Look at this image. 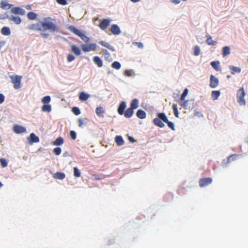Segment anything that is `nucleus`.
I'll return each instance as SVG.
<instances>
[{
  "label": "nucleus",
  "instance_id": "nucleus-11",
  "mask_svg": "<svg viewBox=\"0 0 248 248\" xmlns=\"http://www.w3.org/2000/svg\"><path fill=\"white\" fill-rule=\"evenodd\" d=\"M11 12L13 14L16 15H20L21 16H23L25 14V11L19 7H16L13 8L12 9H11Z\"/></svg>",
  "mask_w": 248,
  "mask_h": 248
},
{
  "label": "nucleus",
  "instance_id": "nucleus-30",
  "mask_svg": "<svg viewBox=\"0 0 248 248\" xmlns=\"http://www.w3.org/2000/svg\"><path fill=\"white\" fill-rule=\"evenodd\" d=\"M37 16V14L36 13L33 12H30L27 14V17L29 20H33L36 19Z\"/></svg>",
  "mask_w": 248,
  "mask_h": 248
},
{
  "label": "nucleus",
  "instance_id": "nucleus-58",
  "mask_svg": "<svg viewBox=\"0 0 248 248\" xmlns=\"http://www.w3.org/2000/svg\"><path fill=\"white\" fill-rule=\"evenodd\" d=\"M25 8L27 10H30L31 9V5H27L25 6Z\"/></svg>",
  "mask_w": 248,
  "mask_h": 248
},
{
  "label": "nucleus",
  "instance_id": "nucleus-2",
  "mask_svg": "<svg viewBox=\"0 0 248 248\" xmlns=\"http://www.w3.org/2000/svg\"><path fill=\"white\" fill-rule=\"evenodd\" d=\"M126 107V103L124 101L122 102L118 108V112L120 115H124L125 117L129 118L132 116L134 113V109L130 107L124 111Z\"/></svg>",
  "mask_w": 248,
  "mask_h": 248
},
{
  "label": "nucleus",
  "instance_id": "nucleus-36",
  "mask_svg": "<svg viewBox=\"0 0 248 248\" xmlns=\"http://www.w3.org/2000/svg\"><path fill=\"white\" fill-rule=\"evenodd\" d=\"M230 53V48L229 46H225L223 48L222 55L225 57Z\"/></svg>",
  "mask_w": 248,
  "mask_h": 248
},
{
  "label": "nucleus",
  "instance_id": "nucleus-8",
  "mask_svg": "<svg viewBox=\"0 0 248 248\" xmlns=\"http://www.w3.org/2000/svg\"><path fill=\"white\" fill-rule=\"evenodd\" d=\"M212 182V179L210 177L202 178L199 180V186L201 187H204L211 184Z\"/></svg>",
  "mask_w": 248,
  "mask_h": 248
},
{
  "label": "nucleus",
  "instance_id": "nucleus-52",
  "mask_svg": "<svg viewBox=\"0 0 248 248\" xmlns=\"http://www.w3.org/2000/svg\"><path fill=\"white\" fill-rule=\"evenodd\" d=\"M75 59V57L73 55L68 54L67 55V61L68 62H71L74 61Z\"/></svg>",
  "mask_w": 248,
  "mask_h": 248
},
{
  "label": "nucleus",
  "instance_id": "nucleus-31",
  "mask_svg": "<svg viewBox=\"0 0 248 248\" xmlns=\"http://www.w3.org/2000/svg\"><path fill=\"white\" fill-rule=\"evenodd\" d=\"M1 33L4 35H9L11 33L10 30L8 27H4L1 29Z\"/></svg>",
  "mask_w": 248,
  "mask_h": 248
},
{
  "label": "nucleus",
  "instance_id": "nucleus-21",
  "mask_svg": "<svg viewBox=\"0 0 248 248\" xmlns=\"http://www.w3.org/2000/svg\"><path fill=\"white\" fill-rule=\"evenodd\" d=\"M206 43L210 46H214L216 45L217 43V41H214L212 40V37L210 35H206Z\"/></svg>",
  "mask_w": 248,
  "mask_h": 248
},
{
  "label": "nucleus",
  "instance_id": "nucleus-25",
  "mask_svg": "<svg viewBox=\"0 0 248 248\" xmlns=\"http://www.w3.org/2000/svg\"><path fill=\"white\" fill-rule=\"evenodd\" d=\"M229 68L231 70L232 74L234 75L235 73H239L241 71L240 68L238 67H235L234 66L231 65L229 66Z\"/></svg>",
  "mask_w": 248,
  "mask_h": 248
},
{
  "label": "nucleus",
  "instance_id": "nucleus-7",
  "mask_svg": "<svg viewBox=\"0 0 248 248\" xmlns=\"http://www.w3.org/2000/svg\"><path fill=\"white\" fill-rule=\"evenodd\" d=\"M157 116L159 117L163 122L167 124L168 126L172 130H174L175 127L174 124L168 120L167 117L164 113H159L157 114Z\"/></svg>",
  "mask_w": 248,
  "mask_h": 248
},
{
  "label": "nucleus",
  "instance_id": "nucleus-18",
  "mask_svg": "<svg viewBox=\"0 0 248 248\" xmlns=\"http://www.w3.org/2000/svg\"><path fill=\"white\" fill-rule=\"evenodd\" d=\"M71 51L77 56H79L81 54V51L79 48L76 45H72L71 46Z\"/></svg>",
  "mask_w": 248,
  "mask_h": 248
},
{
  "label": "nucleus",
  "instance_id": "nucleus-19",
  "mask_svg": "<svg viewBox=\"0 0 248 248\" xmlns=\"http://www.w3.org/2000/svg\"><path fill=\"white\" fill-rule=\"evenodd\" d=\"M78 126L80 127H83V126L86 125L88 122H89V120L87 118H79L78 120Z\"/></svg>",
  "mask_w": 248,
  "mask_h": 248
},
{
  "label": "nucleus",
  "instance_id": "nucleus-16",
  "mask_svg": "<svg viewBox=\"0 0 248 248\" xmlns=\"http://www.w3.org/2000/svg\"><path fill=\"white\" fill-rule=\"evenodd\" d=\"M161 120H162L157 116V118H155L153 120V123L155 125L160 128H162L164 127L165 125Z\"/></svg>",
  "mask_w": 248,
  "mask_h": 248
},
{
  "label": "nucleus",
  "instance_id": "nucleus-48",
  "mask_svg": "<svg viewBox=\"0 0 248 248\" xmlns=\"http://www.w3.org/2000/svg\"><path fill=\"white\" fill-rule=\"evenodd\" d=\"M0 163L1 164V167L3 168L6 167L8 165V163H7V162L6 161V160L3 158L0 159Z\"/></svg>",
  "mask_w": 248,
  "mask_h": 248
},
{
  "label": "nucleus",
  "instance_id": "nucleus-33",
  "mask_svg": "<svg viewBox=\"0 0 248 248\" xmlns=\"http://www.w3.org/2000/svg\"><path fill=\"white\" fill-rule=\"evenodd\" d=\"M63 143V139L62 138L60 137L56 139L53 142V144L57 146L61 145Z\"/></svg>",
  "mask_w": 248,
  "mask_h": 248
},
{
  "label": "nucleus",
  "instance_id": "nucleus-10",
  "mask_svg": "<svg viewBox=\"0 0 248 248\" xmlns=\"http://www.w3.org/2000/svg\"><path fill=\"white\" fill-rule=\"evenodd\" d=\"M218 79L213 75H211L210 78V86L212 88L217 87L218 85Z\"/></svg>",
  "mask_w": 248,
  "mask_h": 248
},
{
  "label": "nucleus",
  "instance_id": "nucleus-32",
  "mask_svg": "<svg viewBox=\"0 0 248 248\" xmlns=\"http://www.w3.org/2000/svg\"><path fill=\"white\" fill-rule=\"evenodd\" d=\"M41 110L44 112H50L51 110V107L50 105L45 104L42 106Z\"/></svg>",
  "mask_w": 248,
  "mask_h": 248
},
{
  "label": "nucleus",
  "instance_id": "nucleus-14",
  "mask_svg": "<svg viewBox=\"0 0 248 248\" xmlns=\"http://www.w3.org/2000/svg\"><path fill=\"white\" fill-rule=\"evenodd\" d=\"M13 131L16 134H21L26 131L25 127L19 125H16L13 127Z\"/></svg>",
  "mask_w": 248,
  "mask_h": 248
},
{
  "label": "nucleus",
  "instance_id": "nucleus-46",
  "mask_svg": "<svg viewBox=\"0 0 248 248\" xmlns=\"http://www.w3.org/2000/svg\"><path fill=\"white\" fill-rule=\"evenodd\" d=\"M72 111L76 115H78L80 113V109L78 107H73L72 108Z\"/></svg>",
  "mask_w": 248,
  "mask_h": 248
},
{
  "label": "nucleus",
  "instance_id": "nucleus-1",
  "mask_svg": "<svg viewBox=\"0 0 248 248\" xmlns=\"http://www.w3.org/2000/svg\"><path fill=\"white\" fill-rule=\"evenodd\" d=\"M41 28V36L44 38H47L49 37V34L44 32L45 31L54 33L58 31V27L57 25L56 20L55 18L49 16L43 18L42 21H39Z\"/></svg>",
  "mask_w": 248,
  "mask_h": 248
},
{
  "label": "nucleus",
  "instance_id": "nucleus-4",
  "mask_svg": "<svg viewBox=\"0 0 248 248\" xmlns=\"http://www.w3.org/2000/svg\"><path fill=\"white\" fill-rule=\"evenodd\" d=\"M11 82L14 85V88L17 90L21 88L22 76L18 75H12L10 76Z\"/></svg>",
  "mask_w": 248,
  "mask_h": 248
},
{
  "label": "nucleus",
  "instance_id": "nucleus-6",
  "mask_svg": "<svg viewBox=\"0 0 248 248\" xmlns=\"http://www.w3.org/2000/svg\"><path fill=\"white\" fill-rule=\"evenodd\" d=\"M82 50L84 52H87L96 50L97 46L95 43L90 44H82L81 46Z\"/></svg>",
  "mask_w": 248,
  "mask_h": 248
},
{
  "label": "nucleus",
  "instance_id": "nucleus-3",
  "mask_svg": "<svg viewBox=\"0 0 248 248\" xmlns=\"http://www.w3.org/2000/svg\"><path fill=\"white\" fill-rule=\"evenodd\" d=\"M68 29L71 32L80 37L85 43H87L90 41V39L89 37L86 36L85 31L77 29L75 27L72 25L69 26L68 27Z\"/></svg>",
  "mask_w": 248,
  "mask_h": 248
},
{
  "label": "nucleus",
  "instance_id": "nucleus-45",
  "mask_svg": "<svg viewBox=\"0 0 248 248\" xmlns=\"http://www.w3.org/2000/svg\"><path fill=\"white\" fill-rule=\"evenodd\" d=\"M194 53L195 56H198L200 53V49L199 46H195L194 47Z\"/></svg>",
  "mask_w": 248,
  "mask_h": 248
},
{
  "label": "nucleus",
  "instance_id": "nucleus-54",
  "mask_svg": "<svg viewBox=\"0 0 248 248\" xmlns=\"http://www.w3.org/2000/svg\"><path fill=\"white\" fill-rule=\"evenodd\" d=\"M135 44L140 48H142L143 47V45L141 42H136Z\"/></svg>",
  "mask_w": 248,
  "mask_h": 248
},
{
  "label": "nucleus",
  "instance_id": "nucleus-12",
  "mask_svg": "<svg viewBox=\"0 0 248 248\" xmlns=\"http://www.w3.org/2000/svg\"><path fill=\"white\" fill-rule=\"evenodd\" d=\"M111 20L108 19H103L98 26L102 30H105L109 26Z\"/></svg>",
  "mask_w": 248,
  "mask_h": 248
},
{
  "label": "nucleus",
  "instance_id": "nucleus-41",
  "mask_svg": "<svg viewBox=\"0 0 248 248\" xmlns=\"http://www.w3.org/2000/svg\"><path fill=\"white\" fill-rule=\"evenodd\" d=\"M238 156V155H230L227 159L226 164L229 163L231 161L235 160Z\"/></svg>",
  "mask_w": 248,
  "mask_h": 248
},
{
  "label": "nucleus",
  "instance_id": "nucleus-40",
  "mask_svg": "<svg viewBox=\"0 0 248 248\" xmlns=\"http://www.w3.org/2000/svg\"><path fill=\"white\" fill-rule=\"evenodd\" d=\"M211 66L217 71H218L219 70V62L218 61H214L211 62Z\"/></svg>",
  "mask_w": 248,
  "mask_h": 248
},
{
  "label": "nucleus",
  "instance_id": "nucleus-44",
  "mask_svg": "<svg viewBox=\"0 0 248 248\" xmlns=\"http://www.w3.org/2000/svg\"><path fill=\"white\" fill-rule=\"evenodd\" d=\"M74 175L76 177H79L80 176V170L77 168V167L74 168Z\"/></svg>",
  "mask_w": 248,
  "mask_h": 248
},
{
  "label": "nucleus",
  "instance_id": "nucleus-37",
  "mask_svg": "<svg viewBox=\"0 0 248 248\" xmlns=\"http://www.w3.org/2000/svg\"><path fill=\"white\" fill-rule=\"evenodd\" d=\"M99 44L101 45L102 46L108 48V49L113 50L112 47L107 42H106L105 41H102L99 42Z\"/></svg>",
  "mask_w": 248,
  "mask_h": 248
},
{
  "label": "nucleus",
  "instance_id": "nucleus-47",
  "mask_svg": "<svg viewBox=\"0 0 248 248\" xmlns=\"http://www.w3.org/2000/svg\"><path fill=\"white\" fill-rule=\"evenodd\" d=\"M62 150L60 147H56L53 149V152L56 155H60Z\"/></svg>",
  "mask_w": 248,
  "mask_h": 248
},
{
  "label": "nucleus",
  "instance_id": "nucleus-17",
  "mask_svg": "<svg viewBox=\"0 0 248 248\" xmlns=\"http://www.w3.org/2000/svg\"><path fill=\"white\" fill-rule=\"evenodd\" d=\"M93 61L94 63L98 67H101L103 66V61L98 56H94L93 58Z\"/></svg>",
  "mask_w": 248,
  "mask_h": 248
},
{
  "label": "nucleus",
  "instance_id": "nucleus-61",
  "mask_svg": "<svg viewBox=\"0 0 248 248\" xmlns=\"http://www.w3.org/2000/svg\"><path fill=\"white\" fill-rule=\"evenodd\" d=\"M231 76L230 75H227V78H231Z\"/></svg>",
  "mask_w": 248,
  "mask_h": 248
},
{
  "label": "nucleus",
  "instance_id": "nucleus-51",
  "mask_svg": "<svg viewBox=\"0 0 248 248\" xmlns=\"http://www.w3.org/2000/svg\"><path fill=\"white\" fill-rule=\"evenodd\" d=\"M56 2L60 5H65L67 4L66 0H56Z\"/></svg>",
  "mask_w": 248,
  "mask_h": 248
},
{
  "label": "nucleus",
  "instance_id": "nucleus-59",
  "mask_svg": "<svg viewBox=\"0 0 248 248\" xmlns=\"http://www.w3.org/2000/svg\"><path fill=\"white\" fill-rule=\"evenodd\" d=\"M128 139H129V140L131 142H134L135 141V140H134V139L133 138L131 137H129L128 138Z\"/></svg>",
  "mask_w": 248,
  "mask_h": 248
},
{
  "label": "nucleus",
  "instance_id": "nucleus-55",
  "mask_svg": "<svg viewBox=\"0 0 248 248\" xmlns=\"http://www.w3.org/2000/svg\"><path fill=\"white\" fill-rule=\"evenodd\" d=\"M4 96L2 94L0 93V104L4 102Z\"/></svg>",
  "mask_w": 248,
  "mask_h": 248
},
{
  "label": "nucleus",
  "instance_id": "nucleus-38",
  "mask_svg": "<svg viewBox=\"0 0 248 248\" xmlns=\"http://www.w3.org/2000/svg\"><path fill=\"white\" fill-rule=\"evenodd\" d=\"M111 67L116 69H119L121 67V64L119 62L115 61L112 63Z\"/></svg>",
  "mask_w": 248,
  "mask_h": 248
},
{
  "label": "nucleus",
  "instance_id": "nucleus-39",
  "mask_svg": "<svg viewBox=\"0 0 248 248\" xmlns=\"http://www.w3.org/2000/svg\"><path fill=\"white\" fill-rule=\"evenodd\" d=\"M172 108H173V112H174V116L178 118L179 117V112H178V108H177V105L175 104H173L172 105Z\"/></svg>",
  "mask_w": 248,
  "mask_h": 248
},
{
  "label": "nucleus",
  "instance_id": "nucleus-34",
  "mask_svg": "<svg viewBox=\"0 0 248 248\" xmlns=\"http://www.w3.org/2000/svg\"><path fill=\"white\" fill-rule=\"evenodd\" d=\"M11 4H9L4 1H2L0 3V7L2 9H8L11 7Z\"/></svg>",
  "mask_w": 248,
  "mask_h": 248
},
{
  "label": "nucleus",
  "instance_id": "nucleus-35",
  "mask_svg": "<svg viewBox=\"0 0 248 248\" xmlns=\"http://www.w3.org/2000/svg\"><path fill=\"white\" fill-rule=\"evenodd\" d=\"M220 94L219 91H213L212 92V97L213 100H217Z\"/></svg>",
  "mask_w": 248,
  "mask_h": 248
},
{
  "label": "nucleus",
  "instance_id": "nucleus-42",
  "mask_svg": "<svg viewBox=\"0 0 248 248\" xmlns=\"http://www.w3.org/2000/svg\"><path fill=\"white\" fill-rule=\"evenodd\" d=\"M50 100H51V98H50V96L47 95V96H45L42 99V102L44 104H47L48 103H49L50 102Z\"/></svg>",
  "mask_w": 248,
  "mask_h": 248
},
{
  "label": "nucleus",
  "instance_id": "nucleus-23",
  "mask_svg": "<svg viewBox=\"0 0 248 248\" xmlns=\"http://www.w3.org/2000/svg\"><path fill=\"white\" fill-rule=\"evenodd\" d=\"M136 115L139 118L141 119L145 118L146 116V112L142 109H139L137 112Z\"/></svg>",
  "mask_w": 248,
  "mask_h": 248
},
{
  "label": "nucleus",
  "instance_id": "nucleus-13",
  "mask_svg": "<svg viewBox=\"0 0 248 248\" xmlns=\"http://www.w3.org/2000/svg\"><path fill=\"white\" fill-rule=\"evenodd\" d=\"M27 29L30 31H41V28H40V25L39 24V21L37 22L36 23H33V24L29 25L27 27Z\"/></svg>",
  "mask_w": 248,
  "mask_h": 248
},
{
  "label": "nucleus",
  "instance_id": "nucleus-43",
  "mask_svg": "<svg viewBox=\"0 0 248 248\" xmlns=\"http://www.w3.org/2000/svg\"><path fill=\"white\" fill-rule=\"evenodd\" d=\"M188 92V90L187 89H185L183 93L182 94L179 100H181V101L185 100L186 96L187 95Z\"/></svg>",
  "mask_w": 248,
  "mask_h": 248
},
{
  "label": "nucleus",
  "instance_id": "nucleus-29",
  "mask_svg": "<svg viewBox=\"0 0 248 248\" xmlns=\"http://www.w3.org/2000/svg\"><path fill=\"white\" fill-rule=\"evenodd\" d=\"M139 107V100L137 99H133L130 104V108L133 109L137 108Z\"/></svg>",
  "mask_w": 248,
  "mask_h": 248
},
{
  "label": "nucleus",
  "instance_id": "nucleus-26",
  "mask_svg": "<svg viewBox=\"0 0 248 248\" xmlns=\"http://www.w3.org/2000/svg\"><path fill=\"white\" fill-rule=\"evenodd\" d=\"M65 174L63 172H57L53 175V177L55 179H59V180H62L65 178Z\"/></svg>",
  "mask_w": 248,
  "mask_h": 248
},
{
  "label": "nucleus",
  "instance_id": "nucleus-60",
  "mask_svg": "<svg viewBox=\"0 0 248 248\" xmlns=\"http://www.w3.org/2000/svg\"><path fill=\"white\" fill-rule=\"evenodd\" d=\"M130 0L133 2H137L140 1V0Z\"/></svg>",
  "mask_w": 248,
  "mask_h": 248
},
{
  "label": "nucleus",
  "instance_id": "nucleus-15",
  "mask_svg": "<svg viewBox=\"0 0 248 248\" xmlns=\"http://www.w3.org/2000/svg\"><path fill=\"white\" fill-rule=\"evenodd\" d=\"M111 32L114 35H118L121 33V30L119 27L116 25L113 24L111 26Z\"/></svg>",
  "mask_w": 248,
  "mask_h": 248
},
{
  "label": "nucleus",
  "instance_id": "nucleus-56",
  "mask_svg": "<svg viewBox=\"0 0 248 248\" xmlns=\"http://www.w3.org/2000/svg\"><path fill=\"white\" fill-rule=\"evenodd\" d=\"M103 54L104 55H107L108 56H109L110 54L108 52V51L107 49H103L102 50Z\"/></svg>",
  "mask_w": 248,
  "mask_h": 248
},
{
  "label": "nucleus",
  "instance_id": "nucleus-27",
  "mask_svg": "<svg viewBox=\"0 0 248 248\" xmlns=\"http://www.w3.org/2000/svg\"><path fill=\"white\" fill-rule=\"evenodd\" d=\"M104 110L102 107H98L96 108L95 112L97 115L99 117H103V114L104 113Z\"/></svg>",
  "mask_w": 248,
  "mask_h": 248
},
{
  "label": "nucleus",
  "instance_id": "nucleus-9",
  "mask_svg": "<svg viewBox=\"0 0 248 248\" xmlns=\"http://www.w3.org/2000/svg\"><path fill=\"white\" fill-rule=\"evenodd\" d=\"M193 101L189 100H183L181 101V100H177V102L181 106L185 109H190L191 107L189 106L190 103Z\"/></svg>",
  "mask_w": 248,
  "mask_h": 248
},
{
  "label": "nucleus",
  "instance_id": "nucleus-5",
  "mask_svg": "<svg viewBox=\"0 0 248 248\" xmlns=\"http://www.w3.org/2000/svg\"><path fill=\"white\" fill-rule=\"evenodd\" d=\"M245 92L243 87L240 88L237 92V100L240 105H245L246 101L244 99Z\"/></svg>",
  "mask_w": 248,
  "mask_h": 248
},
{
  "label": "nucleus",
  "instance_id": "nucleus-24",
  "mask_svg": "<svg viewBox=\"0 0 248 248\" xmlns=\"http://www.w3.org/2000/svg\"><path fill=\"white\" fill-rule=\"evenodd\" d=\"M89 97L90 95L84 92H81L79 94V99L81 101L87 100Z\"/></svg>",
  "mask_w": 248,
  "mask_h": 248
},
{
  "label": "nucleus",
  "instance_id": "nucleus-57",
  "mask_svg": "<svg viewBox=\"0 0 248 248\" xmlns=\"http://www.w3.org/2000/svg\"><path fill=\"white\" fill-rule=\"evenodd\" d=\"M171 2L175 4H178L180 2V0H170Z\"/></svg>",
  "mask_w": 248,
  "mask_h": 248
},
{
  "label": "nucleus",
  "instance_id": "nucleus-22",
  "mask_svg": "<svg viewBox=\"0 0 248 248\" xmlns=\"http://www.w3.org/2000/svg\"><path fill=\"white\" fill-rule=\"evenodd\" d=\"M29 140L31 143H36L39 141V139L34 133H32L30 134Z\"/></svg>",
  "mask_w": 248,
  "mask_h": 248
},
{
  "label": "nucleus",
  "instance_id": "nucleus-49",
  "mask_svg": "<svg viewBox=\"0 0 248 248\" xmlns=\"http://www.w3.org/2000/svg\"><path fill=\"white\" fill-rule=\"evenodd\" d=\"M133 74L132 70H126L124 71V75L127 77L131 76Z\"/></svg>",
  "mask_w": 248,
  "mask_h": 248
},
{
  "label": "nucleus",
  "instance_id": "nucleus-53",
  "mask_svg": "<svg viewBox=\"0 0 248 248\" xmlns=\"http://www.w3.org/2000/svg\"><path fill=\"white\" fill-rule=\"evenodd\" d=\"M93 176L94 177L95 180H99L103 178V177L98 175V174H93Z\"/></svg>",
  "mask_w": 248,
  "mask_h": 248
},
{
  "label": "nucleus",
  "instance_id": "nucleus-20",
  "mask_svg": "<svg viewBox=\"0 0 248 248\" xmlns=\"http://www.w3.org/2000/svg\"><path fill=\"white\" fill-rule=\"evenodd\" d=\"M9 20L14 21V23L17 25H19L21 22V18L19 16H11L9 17Z\"/></svg>",
  "mask_w": 248,
  "mask_h": 248
},
{
  "label": "nucleus",
  "instance_id": "nucleus-62",
  "mask_svg": "<svg viewBox=\"0 0 248 248\" xmlns=\"http://www.w3.org/2000/svg\"><path fill=\"white\" fill-rule=\"evenodd\" d=\"M3 186L2 184L0 182V187Z\"/></svg>",
  "mask_w": 248,
  "mask_h": 248
},
{
  "label": "nucleus",
  "instance_id": "nucleus-50",
  "mask_svg": "<svg viewBox=\"0 0 248 248\" xmlns=\"http://www.w3.org/2000/svg\"><path fill=\"white\" fill-rule=\"evenodd\" d=\"M70 136L72 140H75L76 139L77 135H76V132L74 131H72V130L70 131Z\"/></svg>",
  "mask_w": 248,
  "mask_h": 248
},
{
  "label": "nucleus",
  "instance_id": "nucleus-28",
  "mask_svg": "<svg viewBox=\"0 0 248 248\" xmlns=\"http://www.w3.org/2000/svg\"><path fill=\"white\" fill-rule=\"evenodd\" d=\"M115 141L118 146H121L124 144V140L121 136H117L115 137Z\"/></svg>",
  "mask_w": 248,
  "mask_h": 248
}]
</instances>
